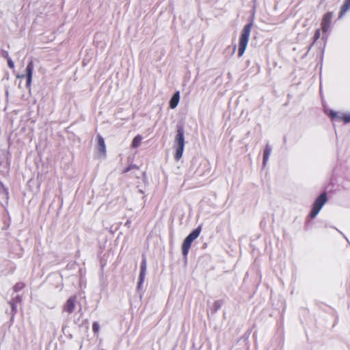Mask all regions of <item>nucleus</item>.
Segmentation results:
<instances>
[{"mask_svg": "<svg viewBox=\"0 0 350 350\" xmlns=\"http://www.w3.org/2000/svg\"><path fill=\"white\" fill-rule=\"evenodd\" d=\"M252 23H250L245 25L241 32V35L239 40V57H241L245 51V49L249 42V38L252 28Z\"/></svg>", "mask_w": 350, "mask_h": 350, "instance_id": "f257e3e1", "label": "nucleus"}, {"mask_svg": "<svg viewBox=\"0 0 350 350\" xmlns=\"http://www.w3.org/2000/svg\"><path fill=\"white\" fill-rule=\"evenodd\" d=\"M177 133L175 137L176 152L174 159L178 161L183 156L185 147L184 129L183 126L177 128Z\"/></svg>", "mask_w": 350, "mask_h": 350, "instance_id": "f03ea898", "label": "nucleus"}, {"mask_svg": "<svg viewBox=\"0 0 350 350\" xmlns=\"http://www.w3.org/2000/svg\"><path fill=\"white\" fill-rule=\"evenodd\" d=\"M202 230V226H199L193 230L184 240L182 245V254L186 257L188 255L192 242L197 239Z\"/></svg>", "mask_w": 350, "mask_h": 350, "instance_id": "7ed1b4c3", "label": "nucleus"}, {"mask_svg": "<svg viewBox=\"0 0 350 350\" xmlns=\"http://www.w3.org/2000/svg\"><path fill=\"white\" fill-rule=\"evenodd\" d=\"M327 197L325 192L321 193L314 201L310 213V217L314 219L319 213L323 205L327 202Z\"/></svg>", "mask_w": 350, "mask_h": 350, "instance_id": "20e7f679", "label": "nucleus"}, {"mask_svg": "<svg viewBox=\"0 0 350 350\" xmlns=\"http://www.w3.org/2000/svg\"><path fill=\"white\" fill-rule=\"evenodd\" d=\"M332 18H333V12H328L323 15L322 21H321V29L323 33H326L329 31V29L331 27V23H332Z\"/></svg>", "mask_w": 350, "mask_h": 350, "instance_id": "39448f33", "label": "nucleus"}, {"mask_svg": "<svg viewBox=\"0 0 350 350\" xmlns=\"http://www.w3.org/2000/svg\"><path fill=\"white\" fill-rule=\"evenodd\" d=\"M77 300L76 296L70 297L66 302L64 306V311L66 312L68 314H71L74 312L75 309V303Z\"/></svg>", "mask_w": 350, "mask_h": 350, "instance_id": "423d86ee", "label": "nucleus"}, {"mask_svg": "<svg viewBox=\"0 0 350 350\" xmlns=\"http://www.w3.org/2000/svg\"><path fill=\"white\" fill-rule=\"evenodd\" d=\"M97 150L100 157H105L106 156V146L105 140L100 135H97Z\"/></svg>", "mask_w": 350, "mask_h": 350, "instance_id": "0eeeda50", "label": "nucleus"}, {"mask_svg": "<svg viewBox=\"0 0 350 350\" xmlns=\"http://www.w3.org/2000/svg\"><path fill=\"white\" fill-rule=\"evenodd\" d=\"M34 65L32 60H31L26 68V85L27 88H29L32 81V75Z\"/></svg>", "mask_w": 350, "mask_h": 350, "instance_id": "6e6552de", "label": "nucleus"}, {"mask_svg": "<svg viewBox=\"0 0 350 350\" xmlns=\"http://www.w3.org/2000/svg\"><path fill=\"white\" fill-rule=\"evenodd\" d=\"M180 100V93L179 92H176L172 96L170 101V107L171 109H174L178 104Z\"/></svg>", "mask_w": 350, "mask_h": 350, "instance_id": "1a4fd4ad", "label": "nucleus"}, {"mask_svg": "<svg viewBox=\"0 0 350 350\" xmlns=\"http://www.w3.org/2000/svg\"><path fill=\"white\" fill-rule=\"evenodd\" d=\"M140 269L139 284L143 282L146 271V260L145 257H144L142 259Z\"/></svg>", "mask_w": 350, "mask_h": 350, "instance_id": "9d476101", "label": "nucleus"}, {"mask_svg": "<svg viewBox=\"0 0 350 350\" xmlns=\"http://www.w3.org/2000/svg\"><path fill=\"white\" fill-rule=\"evenodd\" d=\"M350 9V0H345L343 4L340 8L338 17L342 18L345 13Z\"/></svg>", "mask_w": 350, "mask_h": 350, "instance_id": "9b49d317", "label": "nucleus"}, {"mask_svg": "<svg viewBox=\"0 0 350 350\" xmlns=\"http://www.w3.org/2000/svg\"><path fill=\"white\" fill-rule=\"evenodd\" d=\"M271 147L269 145H267L265 146V148L264 152H263V163L264 164H265L267 163V161H268L269 157L271 154Z\"/></svg>", "mask_w": 350, "mask_h": 350, "instance_id": "f8f14e48", "label": "nucleus"}, {"mask_svg": "<svg viewBox=\"0 0 350 350\" xmlns=\"http://www.w3.org/2000/svg\"><path fill=\"white\" fill-rule=\"evenodd\" d=\"M142 140V137L140 135H136L132 141L131 146L134 148L139 147L141 144Z\"/></svg>", "mask_w": 350, "mask_h": 350, "instance_id": "ddd939ff", "label": "nucleus"}, {"mask_svg": "<svg viewBox=\"0 0 350 350\" xmlns=\"http://www.w3.org/2000/svg\"><path fill=\"white\" fill-rule=\"evenodd\" d=\"M25 283H23L22 282H17L16 284H15V285L13 287V289L15 292H18V291L23 290L25 288Z\"/></svg>", "mask_w": 350, "mask_h": 350, "instance_id": "4468645a", "label": "nucleus"}, {"mask_svg": "<svg viewBox=\"0 0 350 350\" xmlns=\"http://www.w3.org/2000/svg\"><path fill=\"white\" fill-rule=\"evenodd\" d=\"M339 120L343 121L345 123L350 122V114H342L339 117Z\"/></svg>", "mask_w": 350, "mask_h": 350, "instance_id": "2eb2a0df", "label": "nucleus"}, {"mask_svg": "<svg viewBox=\"0 0 350 350\" xmlns=\"http://www.w3.org/2000/svg\"><path fill=\"white\" fill-rule=\"evenodd\" d=\"M329 116L332 118V119H337L339 120V117H340V115L338 114V113L334 111H329Z\"/></svg>", "mask_w": 350, "mask_h": 350, "instance_id": "dca6fc26", "label": "nucleus"}, {"mask_svg": "<svg viewBox=\"0 0 350 350\" xmlns=\"http://www.w3.org/2000/svg\"><path fill=\"white\" fill-rule=\"evenodd\" d=\"M9 304L12 308V315H14L17 312L16 304H15L14 301L11 300L9 301Z\"/></svg>", "mask_w": 350, "mask_h": 350, "instance_id": "f3484780", "label": "nucleus"}, {"mask_svg": "<svg viewBox=\"0 0 350 350\" xmlns=\"http://www.w3.org/2000/svg\"><path fill=\"white\" fill-rule=\"evenodd\" d=\"M100 326L98 322H94L92 324V330L94 334H98L99 332Z\"/></svg>", "mask_w": 350, "mask_h": 350, "instance_id": "a211bd4d", "label": "nucleus"}, {"mask_svg": "<svg viewBox=\"0 0 350 350\" xmlns=\"http://www.w3.org/2000/svg\"><path fill=\"white\" fill-rule=\"evenodd\" d=\"M11 301H14L15 304H19L22 301V298L20 295H16L15 297L12 298Z\"/></svg>", "mask_w": 350, "mask_h": 350, "instance_id": "6ab92c4d", "label": "nucleus"}, {"mask_svg": "<svg viewBox=\"0 0 350 350\" xmlns=\"http://www.w3.org/2000/svg\"><path fill=\"white\" fill-rule=\"evenodd\" d=\"M320 36H321V30L318 29L315 31V33H314V40H317L320 38Z\"/></svg>", "mask_w": 350, "mask_h": 350, "instance_id": "aec40b11", "label": "nucleus"}, {"mask_svg": "<svg viewBox=\"0 0 350 350\" xmlns=\"http://www.w3.org/2000/svg\"><path fill=\"white\" fill-rule=\"evenodd\" d=\"M8 65L10 68H11V69L14 68V63L10 58L8 59Z\"/></svg>", "mask_w": 350, "mask_h": 350, "instance_id": "412c9836", "label": "nucleus"}]
</instances>
